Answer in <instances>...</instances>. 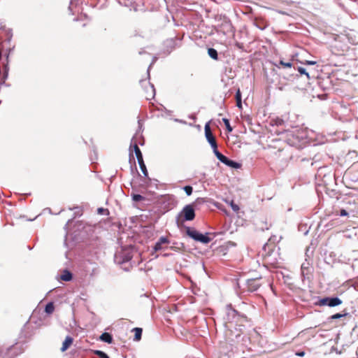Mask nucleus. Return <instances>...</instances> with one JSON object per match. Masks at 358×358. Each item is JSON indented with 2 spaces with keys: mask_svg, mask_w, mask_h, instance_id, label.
Segmentation results:
<instances>
[{
  "mask_svg": "<svg viewBox=\"0 0 358 358\" xmlns=\"http://www.w3.org/2000/svg\"><path fill=\"white\" fill-rule=\"evenodd\" d=\"M196 213L194 203L185 205L176 217V223L183 237H187L195 242L204 245L210 243L215 237L210 232L202 233L194 227L187 226L186 222L195 219Z\"/></svg>",
  "mask_w": 358,
  "mask_h": 358,
  "instance_id": "nucleus-1",
  "label": "nucleus"
},
{
  "mask_svg": "<svg viewBox=\"0 0 358 358\" xmlns=\"http://www.w3.org/2000/svg\"><path fill=\"white\" fill-rule=\"evenodd\" d=\"M274 132L280 136V140L291 147L299 150L306 148L310 145L311 141L308 131L303 129L293 127L292 129H275Z\"/></svg>",
  "mask_w": 358,
  "mask_h": 358,
  "instance_id": "nucleus-2",
  "label": "nucleus"
},
{
  "mask_svg": "<svg viewBox=\"0 0 358 358\" xmlns=\"http://www.w3.org/2000/svg\"><path fill=\"white\" fill-rule=\"evenodd\" d=\"M224 326L226 330V336H228V332L233 335V327L237 326L241 323L240 326H243V323H250V319L248 316L237 310L231 303H229L225 307V315L224 317Z\"/></svg>",
  "mask_w": 358,
  "mask_h": 358,
  "instance_id": "nucleus-3",
  "label": "nucleus"
},
{
  "mask_svg": "<svg viewBox=\"0 0 358 358\" xmlns=\"http://www.w3.org/2000/svg\"><path fill=\"white\" fill-rule=\"evenodd\" d=\"M215 24L210 27L209 35H213L214 31L218 34L227 35L233 31V25L230 19L225 14H215L214 15Z\"/></svg>",
  "mask_w": 358,
  "mask_h": 358,
  "instance_id": "nucleus-4",
  "label": "nucleus"
},
{
  "mask_svg": "<svg viewBox=\"0 0 358 358\" xmlns=\"http://www.w3.org/2000/svg\"><path fill=\"white\" fill-rule=\"evenodd\" d=\"M135 247L133 245L121 246L114 255V262L119 265H123L131 261Z\"/></svg>",
  "mask_w": 358,
  "mask_h": 358,
  "instance_id": "nucleus-5",
  "label": "nucleus"
},
{
  "mask_svg": "<svg viewBox=\"0 0 358 358\" xmlns=\"http://www.w3.org/2000/svg\"><path fill=\"white\" fill-rule=\"evenodd\" d=\"M29 324V321H27L25 324L23 325L21 329L20 336L18 338V341L15 343V345H11L7 348V353L10 354L13 351L15 350L17 348V346L20 345V350L18 352H14V357L17 356L18 355L22 353L24 350L25 345L27 343L26 339L31 336V334L27 331V325Z\"/></svg>",
  "mask_w": 358,
  "mask_h": 358,
  "instance_id": "nucleus-6",
  "label": "nucleus"
},
{
  "mask_svg": "<svg viewBox=\"0 0 358 358\" xmlns=\"http://www.w3.org/2000/svg\"><path fill=\"white\" fill-rule=\"evenodd\" d=\"M131 150H133V151L135 152L138 162H141L142 161H144L143 153H142L141 149L139 148L138 143L136 142H134V137H132L131 143H130V146H129V162L131 164V166H130L131 172L133 173L134 170L135 169L138 176L141 177V174L138 173V171L137 170L135 159H134Z\"/></svg>",
  "mask_w": 358,
  "mask_h": 358,
  "instance_id": "nucleus-7",
  "label": "nucleus"
},
{
  "mask_svg": "<svg viewBox=\"0 0 358 358\" xmlns=\"http://www.w3.org/2000/svg\"><path fill=\"white\" fill-rule=\"evenodd\" d=\"M343 303V301L337 296H326L323 297L318 296L317 300L314 303L317 306H328L334 308Z\"/></svg>",
  "mask_w": 358,
  "mask_h": 358,
  "instance_id": "nucleus-8",
  "label": "nucleus"
},
{
  "mask_svg": "<svg viewBox=\"0 0 358 358\" xmlns=\"http://www.w3.org/2000/svg\"><path fill=\"white\" fill-rule=\"evenodd\" d=\"M241 324V323L238 324L237 326L233 327V335L228 332L227 336H229V339L231 342H239L241 341H244L245 336H242V334L245 333L246 327L251 326V322L250 323H243V326H240Z\"/></svg>",
  "mask_w": 358,
  "mask_h": 358,
  "instance_id": "nucleus-9",
  "label": "nucleus"
},
{
  "mask_svg": "<svg viewBox=\"0 0 358 358\" xmlns=\"http://www.w3.org/2000/svg\"><path fill=\"white\" fill-rule=\"evenodd\" d=\"M161 208L163 213H165L173 209L177 203L175 196L171 194H166L162 196L160 199Z\"/></svg>",
  "mask_w": 358,
  "mask_h": 358,
  "instance_id": "nucleus-10",
  "label": "nucleus"
},
{
  "mask_svg": "<svg viewBox=\"0 0 358 358\" xmlns=\"http://www.w3.org/2000/svg\"><path fill=\"white\" fill-rule=\"evenodd\" d=\"M165 244H171V240L167 236H160L152 247V250L150 252L151 255H154V254L158 251L168 248V247H164V245Z\"/></svg>",
  "mask_w": 358,
  "mask_h": 358,
  "instance_id": "nucleus-11",
  "label": "nucleus"
},
{
  "mask_svg": "<svg viewBox=\"0 0 358 358\" xmlns=\"http://www.w3.org/2000/svg\"><path fill=\"white\" fill-rule=\"evenodd\" d=\"M280 76L289 82H294L299 79V74L296 73L295 67L290 68V70L288 69L280 72Z\"/></svg>",
  "mask_w": 358,
  "mask_h": 358,
  "instance_id": "nucleus-12",
  "label": "nucleus"
},
{
  "mask_svg": "<svg viewBox=\"0 0 358 358\" xmlns=\"http://www.w3.org/2000/svg\"><path fill=\"white\" fill-rule=\"evenodd\" d=\"M139 83L142 87L144 88V91L146 94V99L149 100L154 99L156 95V90L154 85L148 82V86L144 87L143 85L146 83V80H141Z\"/></svg>",
  "mask_w": 358,
  "mask_h": 358,
  "instance_id": "nucleus-13",
  "label": "nucleus"
},
{
  "mask_svg": "<svg viewBox=\"0 0 358 358\" xmlns=\"http://www.w3.org/2000/svg\"><path fill=\"white\" fill-rule=\"evenodd\" d=\"M204 133H205L206 139L207 142L209 143V145H210L211 148L213 147H214L215 145H217V142L215 141V138L210 131V128L209 126V122H206L204 126Z\"/></svg>",
  "mask_w": 358,
  "mask_h": 358,
  "instance_id": "nucleus-14",
  "label": "nucleus"
},
{
  "mask_svg": "<svg viewBox=\"0 0 358 358\" xmlns=\"http://www.w3.org/2000/svg\"><path fill=\"white\" fill-rule=\"evenodd\" d=\"M245 285L246 286L245 289L249 292H254L257 291L261 286L257 278L248 279L245 280Z\"/></svg>",
  "mask_w": 358,
  "mask_h": 358,
  "instance_id": "nucleus-15",
  "label": "nucleus"
},
{
  "mask_svg": "<svg viewBox=\"0 0 358 358\" xmlns=\"http://www.w3.org/2000/svg\"><path fill=\"white\" fill-rule=\"evenodd\" d=\"M252 24L254 26L262 31L265 30L268 27V22L266 20L259 17H255L252 19Z\"/></svg>",
  "mask_w": 358,
  "mask_h": 358,
  "instance_id": "nucleus-16",
  "label": "nucleus"
},
{
  "mask_svg": "<svg viewBox=\"0 0 358 358\" xmlns=\"http://www.w3.org/2000/svg\"><path fill=\"white\" fill-rule=\"evenodd\" d=\"M348 316L351 317L350 313H348L346 309H344L343 311H341L340 313H336L328 317L327 319V322H331L333 320H339L342 317H348Z\"/></svg>",
  "mask_w": 358,
  "mask_h": 358,
  "instance_id": "nucleus-17",
  "label": "nucleus"
},
{
  "mask_svg": "<svg viewBox=\"0 0 358 358\" xmlns=\"http://www.w3.org/2000/svg\"><path fill=\"white\" fill-rule=\"evenodd\" d=\"M222 163L234 169H238L242 166V164L240 162L231 159L227 157H225Z\"/></svg>",
  "mask_w": 358,
  "mask_h": 358,
  "instance_id": "nucleus-18",
  "label": "nucleus"
},
{
  "mask_svg": "<svg viewBox=\"0 0 358 358\" xmlns=\"http://www.w3.org/2000/svg\"><path fill=\"white\" fill-rule=\"evenodd\" d=\"M312 268L309 266V263L305 264L303 263L301 266V276L302 280H304L306 278H309L308 275L311 273Z\"/></svg>",
  "mask_w": 358,
  "mask_h": 358,
  "instance_id": "nucleus-19",
  "label": "nucleus"
},
{
  "mask_svg": "<svg viewBox=\"0 0 358 358\" xmlns=\"http://www.w3.org/2000/svg\"><path fill=\"white\" fill-rule=\"evenodd\" d=\"M275 66H276L278 69H280L283 71L288 69L290 70V68L295 67L294 64L292 62H284L282 59H280L278 63H273Z\"/></svg>",
  "mask_w": 358,
  "mask_h": 358,
  "instance_id": "nucleus-20",
  "label": "nucleus"
},
{
  "mask_svg": "<svg viewBox=\"0 0 358 358\" xmlns=\"http://www.w3.org/2000/svg\"><path fill=\"white\" fill-rule=\"evenodd\" d=\"M73 338L70 335H67L65 337V339L62 342V345L60 348L61 352H64L66 351L71 347V345L73 344Z\"/></svg>",
  "mask_w": 358,
  "mask_h": 358,
  "instance_id": "nucleus-21",
  "label": "nucleus"
},
{
  "mask_svg": "<svg viewBox=\"0 0 358 358\" xmlns=\"http://www.w3.org/2000/svg\"><path fill=\"white\" fill-rule=\"evenodd\" d=\"M99 340L103 343H108V344H112L114 342V339H113V336L112 334L106 332V331L103 332L99 336Z\"/></svg>",
  "mask_w": 358,
  "mask_h": 358,
  "instance_id": "nucleus-22",
  "label": "nucleus"
},
{
  "mask_svg": "<svg viewBox=\"0 0 358 358\" xmlns=\"http://www.w3.org/2000/svg\"><path fill=\"white\" fill-rule=\"evenodd\" d=\"M177 40L169 38L164 42V47L168 54H170L176 46Z\"/></svg>",
  "mask_w": 358,
  "mask_h": 358,
  "instance_id": "nucleus-23",
  "label": "nucleus"
},
{
  "mask_svg": "<svg viewBox=\"0 0 358 358\" xmlns=\"http://www.w3.org/2000/svg\"><path fill=\"white\" fill-rule=\"evenodd\" d=\"M171 245L169 248L170 250L175 252H182L185 250V244L182 242H171Z\"/></svg>",
  "mask_w": 358,
  "mask_h": 358,
  "instance_id": "nucleus-24",
  "label": "nucleus"
},
{
  "mask_svg": "<svg viewBox=\"0 0 358 358\" xmlns=\"http://www.w3.org/2000/svg\"><path fill=\"white\" fill-rule=\"evenodd\" d=\"M319 87L323 90H329L331 87V80L329 77L317 81Z\"/></svg>",
  "mask_w": 358,
  "mask_h": 358,
  "instance_id": "nucleus-25",
  "label": "nucleus"
},
{
  "mask_svg": "<svg viewBox=\"0 0 358 358\" xmlns=\"http://www.w3.org/2000/svg\"><path fill=\"white\" fill-rule=\"evenodd\" d=\"M73 275L71 271L68 268H65L63 270L62 273L60 275V278L62 280L65 282H70L73 280Z\"/></svg>",
  "mask_w": 358,
  "mask_h": 358,
  "instance_id": "nucleus-26",
  "label": "nucleus"
},
{
  "mask_svg": "<svg viewBox=\"0 0 358 358\" xmlns=\"http://www.w3.org/2000/svg\"><path fill=\"white\" fill-rule=\"evenodd\" d=\"M310 229V226L308 225V223H306L303 221L299 223L298 224V230L301 232L304 236L308 235Z\"/></svg>",
  "mask_w": 358,
  "mask_h": 358,
  "instance_id": "nucleus-27",
  "label": "nucleus"
},
{
  "mask_svg": "<svg viewBox=\"0 0 358 358\" xmlns=\"http://www.w3.org/2000/svg\"><path fill=\"white\" fill-rule=\"evenodd\" d=\"M295 70L297 74H299V78L300 77H302L303 76H305L308 80H310V74L307 71L306 69L302 66H295Z\"/></svg>",
  "mask_w": 358,
  "mask_h": 358,
  "instance_id": "nucleus-28",
  "label": "nucleus"
},
{
  "mask_svg": "<svg viewBox=\"0 0 358 358\" xmlns=\"http://www.w3.org/2000/svg\"><path fill=\"white\" fill-rule=\"evenodd\" d=\"M132 332L134 333V341H139L142 338L143 329L141 327H134L131 330Z\"/></svg>",
  "mask_w": 358,
  "mask_h": 358,
  "instance_id": "nucleus-29",
  "label": "nucleus"
},
{
  "mask_svg": "<svg viewBox=\"0 0 358 358\" xmlns=\"http://www.w3.org/2000/svg\"><path fill=\"white\" fill-rule=\"evenodd\" d=\"M55 306L53 301L48 302L44 307V312L47 315H50L55 311Z\"/></svg>",
  "mask_w": 358,
  "mask_h": 358,
  "instance_id": "nucleus-30",
  "label": "nucleus"
},
{
  "mask_svg": "<svg viewBox=\"0 0 358 358\" xmlns=\"http://www.w3.org/2000/svg\"><path fill=\"white\" fill-rule=\"evenodd\" d=\"M285 124V121L280 117H275L271 120L270 124L272 127H277L276 129H282V128H278L282 127Z\"/></svg>",
  "mask_w": 358,
  "mask_h": 358,
  "instance_id": "nucleus-31",
  "label": "nucleus"
},
{
  "mask_svg": "<svg viewBox=\"0 0 358 358\" xmlns=\"http://www.w3.org/2000/svg\"><path fill=\"white\" fill-rule=\"evenodd\" d=\"M212 150L217 159L222 163L227 156L219 151L217 145L212 148Z\"/></svg>",
  "mask_w": 358,
  "mask_h": 358,
  "instance_id": "nucleus-32",
  "label": "nucleus"
},
{
  "mask_svg": "<svg viewBox=\"0 0 358 358\" xmlns=\"http://www.w3.org/2000/svg\"><path fill=\"white\" fill-rule=\"evenodd\" d=\"M131 200L134 203H140L145 200V197L140 194L134 193L132 192L131 193Z\"/></svg>",
  "mask_w": 358,
  "mask_h": 358,
  "instance_id": "nucleus-33",
  "label": "nucleus"
},
{
  "mask_svg": "<svg viewBox=\"0 0 358 358\" xmlns=\"http://www.w3.org/2000/svg\"><path fill=\"white\" fill-rule=\"evenodd\" d=\"M207 52H208V56L211 59L216 60V61H217L219 59L218 52L216 49H215L213 48H208Z\"/></svg>",
  "mask_w": 358,
  "mask_h": 358,
  "instance_id": "nucleus-34",
  "label": "nucleus"
},
{
  "mask_svg": "<svg viewBox=\"0 0 358 358\" xmlns=\"http://www.w3.org/2000/svg\"><path fill=\"white\" fill-rule=\"evenodd\" d=\"M138 163L140 169L142 171L145 178H146L148 180H150V178H149V176H148V169H147V167L145 166L144 161H142L141 162H138Z\"/></svg>",
  "mask_w": 358,
  "mask_h": 358,
  "instance_id": "nucleus-35",
  "label": "nucleus"
},
{
  "mask_svg": "<svg viewBox=\"0 0 358 358\" xmlns=\"http://www.w3.org/2000/svg\"><path fill=\"white\" fill-rule=\"evenodd\" d=\"M236 106L239 108H242V94L239 88L237 89L235 94Z\"/></svg>",
  "mask_w": 358,
  "mask_h": 358,
  "instance_id": "nucleus-36",
  "label": "nucleus"
},
{
  "mask_svg": "<svg viewBox=\"0 0 358 358\" xmlns=\"http://www.w3.org/2000/svg\"><path fill=\"white\" fill-rule=\"evenodd\" d=\"M225 202L231 207L234 212L238 213L240 210L239 206L236 203L234 200H225Z\"/></svg>",
  "mask_w": 358,
  "mask_h": 358,
  "instance_id": "nucleus-37",
  "label": "nucleus"
},
{
  "mask_svg": "<svg viewBox=\"0 0 358 358\" xmlns=\"http://www.w3.org/2000/svg\"><path fill=\"white\" fill-rule=\"evenodd\" d=\"M144 128H143V124L141 119L138 120V128L136 131V133L133 137H134V139L136 138L137 136L142 134L143 132Z\"/></svg>",
  "mask_w": 358,
  "mask_h": 358,
  "instance_id": "nucleus-38",
  "label": "nucleus"
},
{
  "mask_svg": "<svg viewBox=\"0 0 358 358\" xmlns=\"http://www.w3.org/2000/svg\"><path fill=\"white\" fill-rule=\"evenodd\" d=\"M92 353L96 355L99 358H110L106 352L101 350H92Z\"/></svg>",
  "mask_w": 358,
  "mask_h": 358,
  "instance_id": "nucleus-39",
  "label": "nucleus"
},
{
  "mask_svg": "<svg viewBox=\"0 0 358 358\" xmlns=\"http://www.w3.org/2000/svg\"><path fill=\"white\" fill-rule=\"evenodd\" d=\"M222 122L225 126V129L227 133H231L233 131V127L230 124L229 119L227 117L222 118Z\"/></svg>",
  "mask_w": 358,
  "mask_h": 358,
  "instance_id": "nucleus-40",
  "label": "nucleus"
},
{
  "mask_svg": "<svg viewBox=\"0 0 358 358\" xmlns=\"http://www.w3.org/2000/svg\"><path fill=\"white\" fill-rule=\"evenodd\" d=\"M151 215L150 211H148V214L143 213L140 215H138L136 218L141 222H146L148 221L149 217Z\"/></svg>",
  "mask_w": 358,
  "mask_h": 358,
  "instance_id": "nucleus-41",
  "label": "nucleus"
},
{
  "mask_svg": "<svg viewBox=\"0 0 358 358\" xmlns=\"http://www.w3.org/2000/svg\"><path fill=\"white\" fill-rule=\"evenodd\" d=\"M82 215V213H80V211H76L74 212L73 213V216L72 218L69 219L67 222L66 223L65 226H64V229H66L68 225L70 224L71 223H72L73 220L76 218V217H80V216Z\"/></svg>",
  "mask_w": 358,
  "mask_h": 358,
  "instance_id": "nucleus-42",
  "label": "nucleus"
},
{
  "mask_svg": "<svg viewBox=\"0 0 358 358\" xmlns=\"http://www.w3.org/2000/svg\"><path fill=\"white\" fill-rule=\"evenodd\" d=\"M97 214L100 215H109L110 211L108 208L103 207H99L96 210Z\"/></svg>",
  "mask_w": 358,
  "mask_h": 358,
  "instance_id": "nucleus-43",
  "label": "nucleus"
},
{
  "mask_svg": "<svg viewBox=\"0 0 358 358\" xmlns=\"http://www.w3.org/2000/svg\"><path fill=\"white\" fill-rule=\"evenodd\" d=\"M6 38L5 43H10L13 38V30L12 29H8L6 32Z\"/></svg>",
  "mask_w": 358,
  "mask_h": 358,
  "instance_id": "nucleus-44",
  "label": "nucleus"
},
{
  "mask_svg": "<svg viewBox=\"0 0 358 358\" xmlns=\"http://www.w3.org/2000/svg\"><path fill=\"white\" fill-rule=\"evenodd\" d=\"M182 189L184 190V192H185L187 196L192 195V194L193 192V187L191 185H189L184 186L182 187Z\"/></svg>",
  "mask_w": 358,
  "mask_h": 358,
  "instance_id": "nucleus-45",
  "label": "nucleus"
},
{
  "mask_svg": "<svg viewBox=\"0 0 358 358\" xmlns=\"http://www.w3.org/2000/svg\"><path fill=\"white\" fill-rule=\"evenodd\" d=\"M316 155H315L313 158H306V157H303L301 158V162H309L310 160H312V162H311V166H314L315 164H317V159H316Z\"/></svg>",
  "mask_w": 358,
  "mask_h": 358,
  "instance_id": "nucleus-46",
  "label": "nucleus"
},
{
  "mask_svg": "<svg viewBox=\"0 0 358 358\" xmlns=\"http://www.w3.org/2000/svg\"><path fill=\"white\" fill-rule=\"evenodd\" d=\"M68 237H69V234H67L66 235V237H65V240H64V245L65 246H66L67 248H72L75 245V243L77 241L76 240H75V237L72 238V241H71V245L69 246V243H68Z\"/></svg>",
  "mask_w": 358,
  "mask_h": 358,
  "instance_id": "nucleus-47",
  "label": "nucleus"
},
{
  "mask_svg": "<svg viewBox=\"0 0 358 358\" xmlns=\"http://www.w3.org/2000/svg\"><path fill=\"white\" fill-rule=\"evenodd\" d=\"M261 223L262 224V225L260 227V229L262 231L268 230L271 227V224L269 226L268 225L266 220L261 221Z\"/></svg>",
  "mask_w": 358,
  "mask_h": 358,
  "instance_id": "nucleus-48",
  "label": "nucleus"
},
{
  "mask_svg": "<svg viewBox=\"0 0 358 358\" xmlns=\"http://www.w3.org/2000/svg\"><path fill=\"white\" fill-rule=\"evenodd\" d=\"M157 60V57H154L153 59H152V62L150 63V64L149 65L148 69H147V74H148V79L150 80V69L152 67V66L154 64V63L156 62Z\"/></svg>",
  "mask_w": 358,
  "mask_h": 358,
  "instance_id": "nucleus-49",
  "label": "nucleus"
},
{
  "mask_svg": "<svg viewBox=\"0 0 358 358\" xmlns=\"http://www.w3.org/2000/svg\"><path fill=\"white\" fill-rule=\"evenodd\" d=\"M206 202V199L204 198L199 197L197 198L194 203V206L196 204H203Z\"/></svg>",
  "mask_w": 358,
  "mask_h": 358,
  "instance_id": "nucleus-50",
  "label": "nucleus"
},
{
  "mask_svg": "<svg viewBox=\"0 0 358 358\" xmlns=\"http://www.w3.org/2000/svg\"><path fill=\"white\" fill-rule=\"evenodd\" d=\"M80 3H82V0H71L70 1V6H69V10H71V5L78 6Z\"/></svg>",
  "mask_w": 358,
  "mask_h": 358,
  "instance_id": "nucleus-51",
  "label": "nucleus"
},
{
  "mask_svg": "<svg viewBox=\"0 0 358 358\" xmlns=\"http://www.w3.org/2000/svg\"><path fill=\"white\" fill-rule=\"evenodd\" d=\"M338 215L341 217H345V216H348L349 213L348 212L347 210H345L344 208H341V209H340Z\"/></svg>",
  "mask_w": 358,
  "mask_h": 358,
  "instance_id": "nucleus-52",
  "label": "nucleus"
},
{
  "mask_svg": "<svg viewBox=\"0 0 358 358\" xmlns=\"http://www.w3.org/2000/svg\"><path fill=\"white\" fill-rule=\"evenodd\" d=\"M302 64H304V65H315L317 64V62L316 61H313V60H305L303 62H301Z\"/></svg>",
  "mask_w": 358,
  "mask_h": 358,
  "instance_id": "nucleus-53",
  "label": "nucleus"
},
{
  "mask_svg": "<svg viewBox=\"0 0 358 358\" xmlns=\"http://www.w3.org/2000/svg\"><path fill=\"white\" fill-rule=\"evenodd\" d=\"M295 355L298 357H303L306 355V352L303 350H298L296 352Z\"/></svg>",
  "mask_w": 358,
  "mask_h": 358,
  "instance_id": "nucleus-54",
  "label": "nucleus"
},
{
  "mask_svg": "<svg viewBox=\"0 0 358 358\" xmlns=\"http://www.w3.org/2000/svg\"><path fill=\"white\" fill-rule=\"evenodd\" d=\"M140 138H141V141L138 142V144L141 146H143L145 145V138H144L143 134L140 135Z\"/></svg>",
  "mask_w": 358,
  "mask_h": 358,
  "instance_id": "nucleus-55",
  "label": "nucleus"
},
{
  "mask_svg": "<svg viewBox=\"0 0 358 358\" xmlns=\"http://www.w3.org/2000/svg\"><path fill=\"white\" fill-rule=\"evenodd\" d=\"M353 322L355 324L351 332H350V334L352 335V334L355 331V329L357 328V322H355V319L353 318Z\"/></svg>",
  "mask_w": 358,
  "mask_h": 358,
  "instance_id": "nucleus-56",
  "label": "nucleus"
},
{
  "mask_svg": "<svg viewBox=\"0 0 358 358\" xmlns=\"http://www.w3.org/2000/svg\"><path fill=\"white\" fill-rule=\"evenodd\" d=\"M163 107V110H164V112L167 114V115H170L171 113V111L168 110L167 108H166V107H164V106H162Z\"/></svg>",
  "mask_w": 358,
  "mask_h": 358,
  "instance_id": "nucleus-57",
  "label": "nucleus"
},
{
  "mask_svg": "<svg viewBox=\"0 0 358 358\" xmlns=\"http://www.w3.org/2000/svg\"><path fill=\"white\" fill-rule=\"evenodd\" d=\"M121 268H122V269L123 271H124L126 272H129L130 271V267H123V266H122Z\"/></svg>",
  "mask_w": 358,
  "mask_h": 358,
  "instance_id": "nucleus-58",
  "label": "nucleus"
},
{
  "mask_svg": "<svg viewBox=\"0 0 358 358\" xmlns=\"http://www.w3.org/2000/svg\"><path fill=\"white\" fill-rule=\"evenodd\" d=\"M174 121L176 122H180V123H184V124L186 123L185 121H183L182 120H179V119H177V118L174 119Z\"/></svg>",
  "mask_w": 358,
  "mask_h": 358,
  "instance_id": "nucleus-59",
  "label": "nucleus"
},
{
  "mask_svg": "<svg viewBox=\"0 0 358 358\" xmlns=\"http://www.w3.org/2000/svg\"><path fill=\"white\" fill-rule=\"evenodd\" d=\"M80 207L78 206H73V208H69V210H76V209H80Z\"/></svg>",
  "mask_w": 358,
  "mask_h": 358,
  "instance_id": "nucleus-60",
  "label": "nucleus"
},
{
  "mask_svg": "<svg viewBox=\"0 0 358 358\" xmlns=\"http://www.w3.org/2000/svg\"><path fill=\"white\" fill-rule=\"evenodd\" d=\"M171 255H172V254H171V253H164V254L162 255V256H163L164 257H170V256H171Z\"/></svg>",
  "mask_w": 358,
  "mask_h": 358,
  "instance_id": "nucleus-61",
  "label": "nucleus"
},
{
  "mask_svg": "<svg viewBox=\"0 0 358 358\" xmlns=\"http://www.w3.org/2000/svg\"><path fill=\"white\" fill-rule=\"evenodd\" d=\"M188 117H189V119H192V120H194L196 119V117H195L194 115H192H192H189Z\"/></svg>",
  "mask_w": 358,
  "mask_h": 358,
  "instance_id": "nucleus-62",
  "label": "nucleus"
},
{
  "mask_svg": "<svg viewBox=\"0 0 358 358\" xmlns=\"http://www.w3.org/2000/svg\"><path fill=\"white\" fill-rule=\"evenodd\" d=\"M141 296H145V297H146V298H148V299L149 298V296H148V293H145V294H144L143 295H141Z\"/></svg>",
  "mask_w": 358,
  "mask_h": 358,
  "instance_id": "nucleus-63",
  "label": "nucleus"
},
{
  "mask_svg": "<svg viewBox=\"0 0 358 358\" xmlns=\"http://www.w3.org/2000/svg\"><path fill=\"white\" fill-rule=\"evenodd\" d=\"M25 195H26V196H30L31 195V192L27 193V194H25Z\"/></svg>",
  "mask_w": 358,
  "mask_h": 358,
  "instance_id": "nucleus-64",
  "label": "nucleus"
}]
</instances>
